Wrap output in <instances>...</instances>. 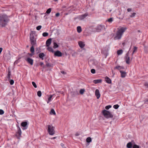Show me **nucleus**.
I'll return each instance as SVG.
<instances>
[{"label":"nucleus","mask_w":148,"mask_h":148,"mask_svg":"<svg viewBox=\"0 0 148 148\" xmlns=\"http://www.w3.org/2000/svg\"><path fill=\"white\" fill-rule=\"evenodd\" d=\"M77 31L79 33H80L82 32V28L80 26H78L77 27Z\"/></svg>","instance_id":"23"},{"label":"nucleus","mask_w":148,"mask_h":148,"mask_svg":"<svg viewBox=\"0 0 148 148\" xmlns=\"http://www.w3.org/2000/svg\"><path fill=\"white\" fill-rule=\"evenodd\" d=\"M11 74V71H8V78L9 79H10V75Z\"/></svg>","instance_id":"31"},{"label":"nucleus","mask_w":148,"mask_h":148,"mask_svg":"<svg viewBox=\"0 0 148 148\" xmlns=\"http://www.w3.org/2000/svg\"><path fill=\"white\" fill-rule=\"evenodd\" d=\"M137 47L135 46L134 47V50L132 53V55H133L134 53L137 50Z\"/></svg>","instance_id":"32"},{"label":"nucleus","mask_w":148,"mask_h":148,"mask_svg":"<svg viewBox=\"0 0 148 148\" xmlns=\"http://www.w3.org/2000/svg\"><path fill=\"white\" fill-rule=\"evenodd\" d=\"M51 8H49L46 11V13L47 14H49L51 12Z\"/></svg>","instance_id":"30"},{"label":"nucleus","mask_w":148,"mask_h":148,"mask_svg":"<svg viewBox=\"0 0 148 148\" xmlns=\"http://www.w3.org/2000/svg\"><path fill=\"white\" fill-rule=\"evenodd\" d=\"M61 73H62V74H66V73L64 71H61Z\"/></svg>","instance_id":"51"},{"label":"nucleus","mask_w":148,"mask_h":148,"mask_svg":"<svg viewBox=\"0 0 148 148\" xmlns=\"http://www.w3.org/2000/svg\"><path fill=\"white\" fill-rule=\"evenodd\" d=\"M62 53L60 51H57L54 52V55L58 57H61L62 56Z\"/></svg>","instance_id":"11"},{"label":"nucleus","mask_w":148,"mask_h":148,"mask_svg":"<svg viewBox=\"0 0 148 148\" xmlns=\"http://www.w3.org/2000/svg\"><path fill=\"white\" fill-rule=\"evenodd\" d=\"M27 47H28V46H27Z\"/></svg>","instance_id":"58"},{"label":"nucleus","mask_w":148,"mask_h":148,"mask_svg":"<svg viewBox=\"0 0 148 148\" xmlns=\"http://www.w3.org/2000/svg\"><path fill=\"white\" fill-rule=\"evenodd\" d=\"M95 29L96 30L95 31L99 32H101V30H105L106 28L104 25H98Z\"/></svg>","instance_id":"5"},{"label":"nucleus","mask_w":148,"mask_h":148,"mask_svg":"<svg viewBox=\"0 0 148 148\" xmlns=\"http://www.w3.org/2000/svg\"><path fill=\"white\" fill-rule=\"evenodd\" d=\"M88 15V14L85 13L82 15L79 16L78 17V18L80 20H82L85 18Z\"/></svg>","instance_id":"9"},{"label":"nucleus","mask_w":148,"mask_h":148,"mask_svg":"<svg viewBox=\"0 0 148 148\" xmlns=\"http://www.w3.org/2000/svg\"><path fill=\"white\" fill-rule=\"evenodd\" d=\"M42 26L41 25H39L36 27V29L38 30H40Z\"/></svg>","instance_id":"40"},{"label":"nucleus","mask_w":148,"mask_h":148,"mask_svg":"<svg viewBox=\"0 0 148 148\" xmlns=\"http://www.w3.org/2000/svg\"><path fill=\"white\" fill-rule=\"evenodd\" d=\"M50 114H53V115H55L56 113L55 112V111H54V110L53 109H52L50 111Z\"/></svg>","instance_id":"28"},{"label":"nucleus","mask_w":148,"mask_h":148,"mask_svg":"<svg viewBox=\"0 0 148 148\" xmlns=\"http://www.w3.org/2000/svg\"><path fill=\"white\" fill-rule=\"evenodd\" d=\"M106 82L108 84H111L112 82L111 80L108 77H106L105 78Z\"/></svg>","instance_id":"18"},{"label":"nucleus","mask_w":148,"mask_h":148,"mask_svg":"<svg viewBox=\"0 0 148 148\" xmlns=\"http://www.w3.org/2000/svg\"><path fill=\"white\" fill-rule=\"evenodd\" d=\"M78 44L80 47L81 48L84 47L85 46L84 43L82 41H79L78 42Z\"/></svg>","instance_id":"17"},{"label":"nucleus","mask_w":148,"mask_h":148,"mask_svg":"<svg viewBox=\"0 0 148 148\" xmlns=\"http://www.w3.org/2000/svg\"><path fill=\"white\" fill-rule=\"evenodd\" d=\"M27 123L26 122H23L21 123V126L23 127L22 128L23 130H24L27 128Z\"/></svg>","instance_id":"7"},{"label":"nucleus","mask_w":148,"mask_h":148,"mask_svg":"<svg viewBox=\"0 0 148 148\" xmlns=\"http://www.w3.org/2000/svg\"><path fill=\"white\" fill-rule=\"evenodd\" d=\"M84 91V89H81L80 90V93L81 94H83Z\"/></svg>","instance_id":"42"},{"label":"nucleus","mask_w":148,"mask_h":148,"mask_svg":"<svg viewBox=\"0 0 148 148\" xmlns=\"http://www.w3.org/2000/svg\"><path fill=\"white\" fill-rule=\"evenodd\" d=\"M126 28L121 27L119 29L116 33L114 38L115 40H119L121 38L122 35L126 29Z\"/></svg>","instance_id":"1"},{"label":"nucleus","mask_w":148,"mask_h":148,"mask_svg":"<svg viewBox=\"0 0 148 148\" xmlns=\"http://www.w3.org/2000/svg\"><path fill=\"white\" fill-rule=\"evenodd\" d=\"M120 72L121 73V77L122 78H124L126 76V72L121 70H120Z\"/></svg>","instance_id":"14"},{"label":"nucleus","mask_w":148,"mask_h":148,"mask_svg":"<svg viewBox=\"0 0 148 148\" xmlns=\"http://www.w3.org/2000/svg\"><path fill=\"white\" fill-rule=\"evenodd\" d=\"M133 148H140V147L139 146L135 144L133 145Z\"/></svg>","instance_id":"37"},{"label":"nucleus","mask_w":148,"mask_h":148,"mask_svg":"<svg viewBox=\"0 0 148 148\" xmlns=\"http://www.w3.org/2000/svg\"><path fill=\"white\" fill-rule=\"evenodd\" d=\"M95 95L97 99H99L100 97V94L99 90L97 89L95 90Z\"/></svg>","instance_id":"12"},{"label":"nucleus","mask_w":148,"mask_h":148,"mask_svg":"<svg viewBox=\"0 0 148 148\" xmlns=\"http://www.w3.org/2000/svg\"><path fill=\"white\" fill-rule=\"evenodd\" d=\"M101 82L102 80L101 79H96L93 81V82L95 84L101 83Z\"/></svg>","instance_id":"20"},{"label":"nucleus","mask_w":148,"mask_h":148,"mask_svg":"<svg viewBox=\"0 0 148 148\" xmlns=\"http://www.w3.org/2000/svg\"><path fill=\"white\" fill-rule=\"evenodd\" d=\"M79 134L78 133H76L75 134V135L76 136H79Z\"/></svg>","instance_id":"50"},{"label":"nucleus","mask_w":148,"mask_h":148,"mask_svg":"<svg viewBox=\"0 0 148 148\" xmlns=\"http://www.w3.org/2000/svg\"><path fill=\"white\" fill-rule=\"evenodd\" d=\"M46 66L48 67H50L51 66V65L49 63H47Z\"/></svg>","instance_id":"45"},{"label":"nucleus","mask_w":148,"mask_h":148,"mask_svg":"<svg viewBox=\"0 0 148 148\" xmlns=\"http://www.w3.org/2000/svg\"><path fill=\"white\" fill-rule=\"evenodd\" d=\"M132 144L131 142L128 143L127 145V147L128 148H132Z\"/></svg>","instance_id":"21"},{"label":"nucleus","mask_w":148,"mask_h":148,"mask_svg":"<svg viewBox=\"0 0 148 148\" xmlns=\"http://www.w3.org/2000/svg\"><path fill=\"white\" fill-rule=\"evenodd\" d=\"M136 14L135 13H133L132 14V15H130V16L131 17H134Z\"/></svg>","instance_id":"44"},{"label":"nucleus","mask_w":148,"mask_h":148,"mask_svg":"<svg viewBox=\"0 0 148 148\" xmlns=\"http://www.w3.org/2000/svg\"><path fill=\"white\" fill-rule=\"evenodd\" d=\"M60 15V13H57L56 14V17Z\"/></svg>","instance_id":"47"},{"label":"nucleus","mask_w":148,"mask_h":148,"mask_svg":"<svg viewBox=\"0 0 148 148\" xmlns=\"http://www.w3.org/2000/svg\"><path fill=\"white\" fill-rule=\"evenodd\" d=\"M60 145L62 147H63L64 146V144L63 143H61L60 144Z\"/></svg>","instance_id":"54"},{"label":"nucleus","mask_w":148,"mask_h":148,"mask_svg":"<svg viewBox=\"0 0 148 148\" xmlns=\"http://www.w3.org/2000/svg\"><path fill=\"white\" fill-rule=\"evenodd\" d=\"M111 107H112L110 105L107 106L105 107V108L106 110H108L109 108H110Z\"/></svg>","instance_id":"39"},{"label":"nucleus","mask_w":148,"mask_h":148,"mask_svg":"<svg viewBox=\"0 0 148 148\" xmlns=\"http://www.w3.org/2000/svg\"><path fill=\"white\" fill-rule=\"evenodd\" d=\"M91 72L92 73L94 74L95 73V69H92L91 70Z\"/></svg>","instance_id":"43"},{"label":"nucleus","mask_w":148,"mask_h":148,"mask_svg":"<svg viewBox=\"0 0 148 148\" xmlns=\"http://www.w3.org/2000/svg\"><path fill=\"white\" fill-rule=\"evenodd\" d=\"M10 84L11 85H13L14 83V81L13 79H11L10 82Z\"/></svg>","instance_id":"41"},{"label":"nucleus","mask_w":148,"mask_h":148,"mask_svg":"<svg viewBox=\"0 0 148 148\" xmlns=\"http://www.w3.org/2000/svg\"><path fill=\"white\" fill-rule=\"evenodd\" d=\"M126 63L128 64L130 63V57L129 56V52L127 53L125 57Z\"/></svg>","instance_id":"8"},{"label":"nucleus","mask_w":148,"mask_h":148,"mask_svg":"<svg viewBox=\"0 0 148 148\" xmlns=\"http://www.w3.org/2000/svg\"><path fill=\"white\" fill-rule=\"evenodd\" d=\"M56 138V137H53V138H51V139H55Z\"/></svg>","instance_id":"53"},{"label":"nucleus","mask_w":148,"mask_h":148,"mask_svg":"<svg viewBox=\"0 0 148 148\" xmlns=\"http://www.w3.org/2000/svg\"><path fill=\"white\" fill-rule=\"evenodd\" d=\"M21 134V132L20 128L18 127V130L17 132L16 133V136L18 137V138H19Z\"/></svg>","instance_id":"13"},{"label":"nucleus","mask_w":148,"mask_h":148,"mask_svg":"<svg viewBox=\"0 0 148 148\" xmlns=\"http://www.w3.org/2000/svg\"><path fill=\"white\" fill-rule=\"evenodd\" d=\"M51 39L49 38L48 39L46 42V45L47 47H49L50 46L51 42Z\"/></svg>","instance_id":"16"},{"label":"nucleus","mask_w":148,"mask_h":148,"mask_svg":"<svg viewBox=\"0 0 148 148\" xmlns=\"http://www.w3.org/2000/svg\"><path fill=\"white\" fill-rule=\"evenodd\" d=\"M45 56V55L43 53H40L39 54V57L41 58L42 60H43V57Z\"/></svg>","instance_id":"19"},{"label":"nucleus","mask_w":148,"mask_h":148,"mask_svg":"<svg viewBox=\"0 0 148 148\" xmlns=\"http://www.w3.org/2000/svg\"><path fill=\"white\" fill-rule=\"evenodd\" d=\"M58 47V45L56 42H54L53 47L54 48H56Z\"/></svg>","instance_id":"29"},{"label":"nucleus","mask_w":148,"mask_h":148,"mask_svg":"<svg viewBox=\"0 0 148 148\" xmlns=\"http://www.w3.org/2000/svg\"><path fill=\"white\" fill-rule=\"evenodd\" d=\"M3 50V49L2 48H1V52Z\"/></svg>","instance_id":"56"},{"label":"nucleus","mask_w":148,"mask_h":148,"mask_svg":"<svg viewBox=\"0 0 148 148\" xmlns=\"http://www.w3.org/2000/svg\"><path fill=\"white\" fill-rule=\"evenodd\" d=\"M28 54L29 55V56H32L34 55V53H28Z\"/></svg>","instance_id":"48"},{"label":"nucleus","mask_w":148,"mask_h":148,"mask_svg":"<svg viewBox=\"0 0 148 148\" xmlns=\"http://www.w3.org/2000/svg\"><path fill=\"white\" fill-rule=\"evenodd\" d=\"M123 51L122 49L118 50L117 51V53L118 55H121L123 53Z\"/></svg>","instance_id":"22"},{"label":"nucleus","mask_w":148,"mask_h":148,"mask_svg":"<svg viewBox=\"0 0 148 148\" xmlns=\"http://www.w3.org/2000/svg\"><path fill=\"white\" fill-rule=\"evenodd\" d=\"M30 36L31 43L32 45L34 46L36 44V40L32 34H30Z\"/></svg>","instance_id":"6"},{"label":"nucleus","mask_w":148,"mask_h":148,"mask_svg":"<svg viewBox=\"0 0 148 148\" xmlns=\"http://www.w3.org/2000/svg\"><path fill=\"white\" fill-rule=\"evenodd\" d=\"M8 21V19L7 16L6 15H3L1 19V23L2 24H1L2 26H5L7 24Z\"/></svg>","instance_id":"2"},{"label":"nucleus","mask_w":148,"mask_h":148,"mask_svg":"<svg viewBox=\"0 0 148 148\" xmlns=\"http://www.w3.org/2000/svg\"><path fill=\"white\" fill-rule=\"evenodd\" d=\"M47 127L48 132L49 135H53L55 133V127L51 125H47Z\"/></svg>","instance_id":"4"},{"label":"nucleus","mask_w":148,"mask_h":148,"mask_svg":"<svg viewBox=\"0 0 148 148\" xmlns=\"http://www.w3.org/2000/svg\"><path fill=\"white\" fill-rule=\"evenodd\" d=\"M4 112L3 110L1 109V115L3 114H4Z\"/></svg>","instance_id":"46"},{"label":"nucleus","mask_w":148,"mask_h":148,"mask_svg":"<svg viewBox=\"0 0 148 148\" xmlns=\"http://www.w3.org/2000/svg\"><path fill=\"white\" fill-rule=\"evenodd\" d=\"M38 96L39 97H40L41 96V92L40 91H38L37 92Z\"/></svg>","instance_id":"33"},{"label":"nucleus","mask_w":148,"mask_h":148,"mask_svg":"<svg viewBox=\"0 0 148 148\" xmlns=\"http://www.w3.org/2000/svg\"><path fill=\"white\" fill-rule=\"evenodd\" d=\"M102 113L104 116L107 119L112 118L113 117V115L109 111L104 110L102 111Z\"/></svg>","instance_id":"3"},{"label":"nucleus","mask_w":148,"mask_h":148,"mask_svg":"<svg viewBox=\"0 0 148 148\" xmlns=\"http://www.w3.org/2000/svg\"><path fill=\"white\" fill-rule=\"evenodd\" d=\"M48 48H47V49L50 52H51L52 53H53L54 52L53 50V49L51 47H48Z\"/></svg>","instance_id":"24"},{"label":"nucleus","mask_w":148,"mask_h":148,"mask_svg":"<svg viewBox=\"0 0 148 148\" xmlns=\"http://www.w3.org/2000/svg\"><path fill=\"white\" fill-rule=\"evenodd\" d=\"M113 21V18H110L108 19V21L110 23H111Z\"/></svg>","instance_id":"36"},{"label":"nucleus","mask_w":148,"mask_h":148,"mask_svg":"<svg viewBox=\"0 0 148 148\" xmlns=\"http://www.w3.org/2000/svg\"><path fill=\"white\" fill-rule=\"evenodd\" d=\"M125 42H123L122 43V45L124 46L125 45Z\"/></svg>","instance_id":"55"},{"label":"nucleus","mask_w":148,"mask_h":148,"mask_svg":"<svg viewBox=\"0 0 148 148\" xmlns=\"http://www.w3.org/2000/svg\"><path fill=\"white\" fill-rule=\"evenodd\" d=\"M53 97V95H51L48 99V100L47 101V103H48L50 101H51L52 98Z\"/></svg>","instance_id":"25"},{"label":"nucleus","mask_w":148,"mask_h":148,"mask_svg":"<svg viewBox=\"0 0 148 148\" xmlns=\"http://www.w3.org/2000/svg\"><path fill=\"white\" fill-rule=\"evenodd\" d=\"M43 64V62H40V65L41 66H42Z\"/></svg>","instance_id":"52"},{"label":"nucleus","mask_w":148,"mask_h":148,"mask_svg":"<svg viewBox=\"0 0 148 148\" xmlns=\"http://www.w3.org/2000/svg\"><path fill=\"white\" fill-rule=\"evenodd\" d=\"M92 140L90 137H89L87 138L86 139V141L87 143H89L91 142Z\"/></svg>","instance_id":"26"},{"label":"nucleus","mask_w":148,"mask_h":148,"mask_svg":"<svg viewBox=\"0 0 148 148\" xmlns=\"http://www.w3.org/2000/svg\"><path fill=\"white\" fill-rule=\"evenodd\" d=\"M30 51L32 53H34V46L32 45V47L30 48Z\"/></svg>","instance_id":"27"},{"label":"nucleus","mask_w":148,"mask_h":148,"mask_svg":"<svg viewBox=\"0 0 148 148\" xmlns=\"http://www.w3.org/2000/svg\"><path fill=\"white\" fill-rule=\"evenodd\" d=\"M26 60L30 65H32L33 64V60L29 58H27L26 59Z\"/></svg>","instance_id":"10"},{"label":"nucleus","mask_w":148,"mask_h":148,"mask_svg":"<svg viewBox=\"0 0 148 148\" xmlns=\"http://www.w3.org/2000/svg\"><path fill=\"white\" fill-rule=\"evenodd\" d=\"M32 84L33 85V86L35 88H36L37 87V85L34 82H33L32 83Z\"/></svg>","instance_id":"38"},{"label":"nucleus","mask_w":148,"mask_h":148,"mask_svg":"<svg viewBox=\"0 0 148 148\" xmlns=\"http://www.w3.org/2000/svg\"><path fill=\"white\" fill-rule=\"evenodd\" d=\"M119 107V106L118 105L116 104V105H114L113 106V107L115 109H117Z\"/></svg>","instance_id":"35"},{"label":"nucleus","mask_w":148,"mask_h":148,"mask_svg":"<svg viewBox=\"0 0 148 148\" xmlns=\"http://www.w3.org/2000/svg\"><path fill=\"white\" fill-rule=\"evenodd\" d=\"M58 92H59V93H60V91H58Z\"/></svg>","instance_id":"57"},{"label":"nucleus","mask_w":148,"mask_h":148,"mask_svg":"<svg viewBox=\"0 0 148 148\" xmlns=\"http://www.w3.org/2000/svg\"><path fill=\"white\" fill-rule=\"evenodd\" d=\"M131 8H129L127 9V11L128 12H130L131 11Z\"/></svg>","instance_id":"49"},{"label":"nucleus","mask_w":148,"mask_h":148,"mask_svg":"<svg viewBox=\"0 0 148 148\" xmlns=\"http://www.w3.org/2000/svg\"><path fill=\"white\" fill-rule=\"evenodd\" d=\"M48 33L47 32H44L42 34V36L44 37H46L48 35Z\"/></svg>","instance_id":"34"},{"label":"nucleus","mask_w":148,"mask_h":148,"mask_svg":"<svg viewBox=\"0 0 148 148\" xmlns=\"http://www.w3.org/2000/svg\"><path fill=\"white\" fill-rule=\"evenodd\" d=\"M124 69V68L123 66H117L114 68V69H117L119 70H121V69Z\"/></svg>","instance_id":"15"}]
</instances>
